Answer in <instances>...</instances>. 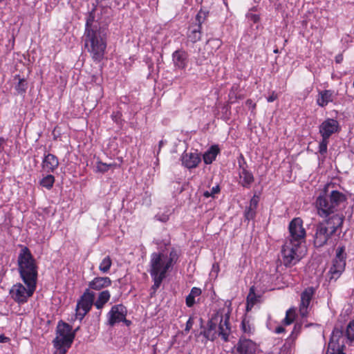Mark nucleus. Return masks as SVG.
Instances as JSON below:
<instances>
[{
    "label": "nucleus",
    "instance_id": "7",
    "mask_svg": "<svg viewBox=\"0 0 354 354\" xmlns=\"http://www.w3.org/2000/svg\"><path fill=\"white\" fill-rule=\"evenodd\" d=\"M27 288L21 283L14 285L10 290L11 297L19 304H24L32 295L36 289V281H23Z\"/></svg>",
    "mask_w": 354,
    "mask_h": 354
},
{
    "label": "nucleus",
    "instance_id": "41",
    "mask_svg": "<svg viewBox=\"0 0 354 354\" xmlns=\"http://www.w3.org/2000/svg\"><path fill=\"white\" fill-rule=\"evenodd\" d=\"M247 18L254 22V23H257L259 22L260 18H259V16L258 15H256V14H253V13H248L247 15Z\"/></svg>",
    "mask_w": 354,
    "mask_h": 354
},
{
    "label": "nucleus",
    "instance_id": "26",
    "mask_svg": "<svg viewBox=\"0 0 354 354\" xmlns=\"http://www.w3.org/2000/svg\"><path fill=\"white\" fill-rule=\"evenodd\" d=\"M111 295L109 290H103L99 293L98 297L95 302H94L95 306L97 309H102L104 304L110 299Z\"/></svg>",
    "mask_w": 354,
    "mask_h": 354
},
{
    "label": "nucleus",
    "instance_id": "15",
    "mask_svg": "<svg viewBox=\"0 0 354 354\" xmlns=\"http://www.w3.org/2000/svg\"><path fill=\"white\" fill-rule=\"evenodd\" d=\"M257 344L250 339L241 337L238 343L234 346V354H256Z\"/></svg>",
    "mask_w": 354,
    "mask_h": 354
},
{
    "label": "nucleus",
    "instance_id": "59",
    "mask_svg": "<svg viewBox=\"0 0 354 354\" xmlns=\"http://www.w3.org/2000/svg\"><path fill=\"white\" fill-rule=\"evenodd\" d=\"M200 320H201V323L202 324H203V319L201 318Z\"/></svg>",
    "mask_w": 354,
    "mask_h": 354
},
{
    "label": "nucleus",
    "instance_id": "35",
    "mask_svg": "<svg viewBox=\"0 0 354 354\" xmlns=\"http://www.w3.org/2000/svg\"><path fill=\"white\" fill-rule=\"evenodd\" d=\"M328 144V139L327 138H322V140L319 142V153L322 156H325L327 153V147Z\"/></svg>",
    "mask_w": 354,
    "mask_h": 354
},
{
    "label": "nucleus",
    "instance_id": "56",
    "mask_svg": "<svg viewBox=\"0 0 354 354\" xmlns=\"http://www.w3.org/2000/svg\"><path fill=\"white\" fill-rule=\"evenodd\" d=\"M124 322L127 326H129V325L130 324V323H131V322H130V321H129V320H127V322Z\"/></svg>",
    "mask_w": 354,
    "mask_h": 354
},
{
    "label": "nucleus",
    "instance_id": "8",
    "mask_svg": "<svg viewBox=\"0 0 354 354\" xmlns=\"http://www.w3.org/2000/svg\"><path fill=\"white\" fill-rule=\"evenodd\" d=\"M301 245H296L292 241H285L281 248L282 263L286 267L295 265L301 259L299 250Z\"/></svg>",
    "mask_w": 354,
    "mask_h": 354
},
{
    "label": "nucleus",
    "instance_id": "52",
    "mask_svg": "<svg viewBox=\"0 0 354 354\" xmlns=\"http://www.w3.org/2000/svg\"><path fill=\"white\" fill-rule=\"evenodd\" d=\"M343 59V57L341 55H338L335 57V61L337 63H340Z\"/></svg>",
    "mask_w": 354,
    "mask_h": 354
},
{
    "label": "nucleus",
    "instance_id": "57",
    "mask_svg": "<svg viewBox=\"0 0 354 354\" xmlns=\"http://www.w3.org/2000/svg\"><path fill=\"white\" fill-rule=\"evenodd\" d=\"M234 88V86H232V93H230V95H231V94H232V95H234V93L233 92Z\"/></svg>",
    "mask_w": 354,
    "mask_h": 354
},
{
    "label": "nucleus",
    "instance_id": "12",
    "mask_svg": "<svg viewBox=\"0 0 354 354\" xmlns=\"http://www.w3.org/2000/svg\"><path fill=\"white\" fill-rule=\"evenodd\" d=\"M238 165L239 183L243 187L250 188L254 181V177L252 171L248 170V164L242 154L238 158Z\"/></svg>",
    "mask_w": 354,
    "mask_h": 354
},
{
    "label": "nucleus",
    "instance_id": "40",
    "mask_svg": "<svg viewBox=\"0 0 354 354\" xmlns=\"http://www.w3.org/2000/svg\"><path fill=\"white\" fill-rule=\"evenodd\" d=\"M207 44L212 45L216 49H218L221 46V41L218 39H209Z\"/></svg>",
    "mask_w": 354,
    "mask_h": 354
},
{
    "label": "nucleus",
    "instance_id": "27",
    "mask_svg": "<svg viewBox=\"0 0 354 354\" xmlns=\"http://www.w3.org/2000/svg\"><path fill=\"white\" fill-rule=\"evenodd\" d=\"M202 293L201 289L194 287L192 288L190 293L186 297L185 302L188 307H192L195 304V298L199 297Z\"/></svg>",
    "mask_w": 354,
    "mask_h": 354
},
{
    "label": "nucleus",
    "instance_id": "48",
    "mask_svg": "<svg viewBox=\"0 0 354 354\" xmlns=\"http://www.w3.org/2000/svg\"><path fill=\"white\" fill-rule=\"evenodd\" d=\"M69 347H68L66 346H60L59 348H56L59 351V354H65L66 352V350Z\"/></svg>",
    "mask_w": 354,
    "mask_h": 354
},
{
    "label": "nucleus",
    "instance_id": "33",
    "mask_svg": "<svg viewBox=\"0 0 354 354\" xmlns=\"http://www.w3.org/2000/svg\"><path fill=\"white\" fill-rule=\"evenodd\" d=\"M54 183H55V177L51 174L47 175L46 176L44 177L40 180V185L42 187H46L48 189H50L52 188Z\"/></svg>",
    "mask_w": 354,
    "mask_h": 354
},
{
    "label": "nucleus",
    "instance_id": "49",
    "mask_svg": "<svg viewBox=\"0 0 354 354\" xmlns=\"http://www.w3.org/2000/svg\"><path fill=\"white\" fill-rule=\"evenodd\" d=\"M9 340V337H6L4 335H0V343H6L8 342Z\"/></svg>",
    "mask_w": 354,
    "mask_h": 354
},
{
    "label": "nucleus",
    "instance_id": "6",
    "mask_svg": "<svg viewBox=\"0 0 354 354\" xmlns=\"http://www.w3.org/2000/svg\"><path fill=\"white\" fill-rule=\"evenodd\" d=\"M78 329L79 327L72 331L71 325L62 321L59 322L57 326V336L53 341L55 347L59 348L62 346L70 347L75 338V332Z\"/></svg>",
    "mask_w": 354,
    "mask_h": 354
},
{
    "label": "nucleus",
    "instance_id": "10",
    "mask_svg": "<svg viewBox=\"0 0 354 354\" xmlns=\"http://www.w3.org/2000/svg\"><path fill=\"white\" fill-rule=\"evenodd\" d=\"M95 293L89 289H86L83 295L78 299L75 308V317L80 322L91 310L94 305Z\"/></svg>",
    "mask_w": 354,
    "mask_h": 354
},
{
    "label": "nucleus",
    "instance_id": "46",
    "mask_svg": "<svg viewBox=\"0 0 354 354\" xmlns=\"http://www.w3.org/2000/svg\"><path fill=\"white\" fill-rule=\"evenodd\" d=\"M220 192V187L218 185H216L214 187H213L210 191V193L212 194V197H214V196L218 193Z\"/></svg>",
    "mask_w": 354,
    "mask_h": 354
},
{
    "label": "nucleus",
    "instance_id": "18",
    "mask_svg": "<svg viewBox=\"0 0 354 354\" xmlns=\"http://www.w3.org/2000/svg\"><path fill=\"white\" fill-rule=\"evenodd\" d=\"M333 236L332 233L327 230L324 224L319 223L316 226L315 234L314 236V245L317 248H321L326 245Z\"/></svg>",
    "mask_w": 354,
    "mask_h": 354
},
{
    "label": "nucleus",
    "instance_id": "53",
    "mask_svg": "<svg viewBox=\"0 0 354 354\" xmlns=\"http://www.w3.org/2000/svg\"><path fill=\"white\" fill-rule=\"evenodd\" d=\"M203 196H204L205 198H209V197H210V196H212V194H211V193H210V192H209V191H206V192H205L203 193Z\"/></svg>",
    "mask_w": 354,
    "mask_h": 354
},
{
    "label": "nucleus",
    "instance_id": "21",
    "mask_svg": "<svg viewBox=\"0 0 354 354\" xmlns=\"http://www.w3.org/2000/svg\"><path fill=\"white\" fill-rule=\"evenodd\" d=\"M336 96L337 93L333 90L319 91L317 97V104L321 107H325L329 102H333Z\"/></svg>",
    "mask_w": 354,
    "mask_h": 354
},
{
    "label": "nucleus",
    "instance_id": "36",
    "mask_svg": "<svg viewBox=\"0 0 354 354\" xmlns=\"http://www.w3.org/2000/svg\"><path fill=\"white\" fill-rule=\"evenodd\" d=\"M114 165L113 164H106L104 163L101 161L97 162L96 169L97 171L101 173L106 172L110 168H111Z\"/></svg>",
    "mask_w": 354,
    "mask_h": 354
},
{
    "label": "nucleus",
    "instance_id": "58",
    "mask_svg": "<svg viewBox=\"0 0 354 354\" xmlns=\"http://www.w3.org/2000/svg\"><path fill=\"white\" fill-rule=\"evenodd\" d=\"M274 52L275 53H278V50H277V49H276V50H274Z\"/></svg>",
    "mask_w": 354,
    "mask_h": 354
},
{
    "label": "nucleus",
    "instance_id": "54",
    "mask_svg": "<svg viewBox=\"0 0 354 354\" xmlns=\"http://www.w3.org/2000/svg\"><path fill=\"white\" fill-rule=\"evenodd\" d=\"M163 145H164L163 140H160L158 144V147H159L158 152L160 151V150L161 147L163 146Z\"/></svg>",
    "mask_w": 354,
    "mask_h": 354
},
{
    "label": "nucleus",
    "instance_id": "3",
    "mask_svg": "<svg viewBox=\"0 0 354 354\" xmlns=\"http://www.w3.org/2000/svg\"><path fill=\"white\" fill-rule=\"evenodd\" d=\"M178 259V252L175 248H172L169 255L162 252H153L150 259V269L149 270L151 276H160L165 277L167 272Z\"/></svg>",
    "mask_w": 354,
    "mask_h": 354
},
{
    "label": "nucleus",
    "instance_id": "32",
    "mask_svg": "<svg viewBox=\"0 0 354 354\" xmlns=\"http://www.w3.org/2000/svg\"><path fill=\"white\" fill-rule=\"evenodd\" d=\"M209 11L201 9L196 16V24L195 25V26H200L201 28L202 24L207 19Z\"/></svg>",
    "mask_w": 354,
    "mask_h": 354
},
{
    "label": "nucleus",
    "instance_id": "28",
    "mask_svg": "<svg viewBox=\"0 0 354 354\" xmlns=\"http://www.w3.org/2000/svg\"><path fill=\"white\" fill-rule=\"evenodd\" d=\"M188 40L196 43L201 39V28L200 26H192V30L187 35Z\"/></svg>",
    "mask_w": 354,
    "mask_h": 354
},
{
    "label": "nucleus",
    "instance_id": "37",
    "mask_svg": "<svg viewBox=\"0 0 354 354\" xmlns=\"http://www.w3.org/2000/svg\"><path fill=\"white\" fill-rule=\"evenodd\" d=\"M256 209L255 208L248 207L244 214L245 219L248 221L254 219L256 216Z\"/></svg>",
    "mask_w": 354,
    "mask_h": 354
},
{
    "label": "nucleus",
    "instance_id": "51",
    "mask_svg": "<svg viewBox=\"0 0 354 354\" xmlns=\"http://www.w3.org/2000/svg\"><path fill=\"white\" fill-rule=\"evenodd\" d=\"M285 329L282 326H278L275 328V333L277 334L281 333L284 332Z\"/></svg>",
    "mask_w": 354,
    "mask_h": 354
},
{
    "label": "nucleus",
    "instance_id": "31",
    "mask_svg": "<svg viewBox=\"0 0 354 354\" xmlns=\"http://www.w3.org/2000/svg\"><path fill=\"white\" fill-rule=\"evenodd\" d=\"M257 298L254 292V287L252 286L250 288L249 294L247 297V310L251 308L257 302Z\"/></svg>",
    "mask_w": 354,
    "mask_h": 354
},
{
    "label": "nucleus",
    "instance_id": "11",
    "mask_svg": "<svg viewBox=\"0 0 354 354\" xmlns=\"http://www.w3.org/2000/svg\"><path fill=\"white\" fill-rule=\"evenodd\" d=\"M289 235L285 241H292L296 245H301L306 240V230L303 227V221L297 217L293 218L288 225Z\"/></svg>",
    "mask_w": 354,
    "mask_h": 354
},
{
    "label": "nucleus",
    "instance_id": "19",
    "mask_svg": "<svg viewBox=\"0 0 354 354\" xmlns=\"http://www.w3.org/2000/svg\"><path fill=\"white\" fill-rule=\"evenodd\" d=\"M328 218L322 222L321 224H324L325 227L332 233L333 235L337 232L338 228L342 227L344 222V216L339 214H332L328 216Z\"/></svg>",
    "mask_w": 354,
    "mask_h": 354
},
{
    "label": "nucleus",
    "instance_id": "34",
    "mask_svg": "<svg viewBox=\"0 0 354 354\" xmlns=\"http://www.w3.org/2000/svg\"><path fill=\"white\" fill-rule=\"evenodd\" d=\"M27 82L25 79H19V82L15 86V89L19 94H24L26 93L27 89Z\"/></svg>",
    "mask_w": 354,
    "mask_h": 354
},
{
    "label": "nucleus",
    "instance_id": "1",
    "mask_svg": "<svg viewBox=\"0 0 354 354\" xmlns=\"http://www.w3.org/2000/svg\"><path fill=\"white\" fill-rule=\"evenodd\" d=\"M108 22L96 15L93 9L86 17L83 35L84 48L94 62H100L104 58L107 46Z\"/></svg>",
    "mask_w": 354,
    "mask_h": 354
},
{
    "label": "nucleus",
    "instance_id": "14",
    "mask_svg": "<svg viewBox=\"0 0 354 354\" xmlns=\"http://www.w3.org/2000/svg\"><path fill=\"white\" fill-rule=\"evenodd\" d=\"M127 308L122 304L112 306L111 310L107 314L109 324L110 326H114L117 323L127 322Z\"/></svg>",
    "mask_w": 354,
    "mask_h": 354
},
{
    "label": "nucleus",
    "instance_id": "45",
    "mask_svg": "<svg viewBox=\"0 0 354 354\" xmlns=\"http://www.w3.org/2000/svg\"><path fill=\"white\" fill-rule=\"evenodd\" d=\"M277 97H278L277 94L274 91H273L272 93V94L270 96L268 97L267 100H268V102H272L275 100H277Z\"/></svg>",
    "mask_w": 354,
    "mask_h": 354
},
{
    "label": "nucleus",
    "instance_id": "55",
    "mask_svg": "<svg viewBox=\"0 0 354 354\" xmlns=\"http://www.w3.org/2000/svg\"><path fill=\"white\" fill-rule=\"evenodd\" d=\"M213 269H218V266L216 265V264H214L213 265Z\"/></svg>",
    "mask_w": 354,
    "mask_h": 354
},
{
    "label": "nucleus",
    "instance_id": "44",
    "mask_svg": "<svg viewBox=\"0 0 354 354\" xmlns=\"http://www.w3.org/2000/svg\"><path fill=\"white\" fill-rule=\"evenodd\" d=\"M290 310L286 312V316L283 319V323L286 325H290L293 322V318L290 317Z\"/></svg>",
    "mask_w": 354,
    "mask_h": 354
},
{
    "label": "nucleus",
    "instance_id": "4",
    "mask_svg": "<svg viewBox=\"0 0 354 354\" xmlns=\"http://www.w3.org/2000/svg\"><path fill=\"white\" fill-rule=\"evenodd\" d=\"M229 313L219 315L218 314L212 317L207 324V328H204L201 334L207 340L214 341L218 337L227 342L230 333V326L229 322Z\"/></svg>",
    "mask_w": 354,
    "mask_h": 354
},
{
    "label": "nucleus",
    "instance_id": "50",
    "mask_svg": "<svg viewBox=\"0 0 354 354\" xmlns=\"http://www.w3.org/2000/svg\"><path fill=\"white\" fill-rule=\"evenodd\" d=\"M246 104L251 107L252 109H254L256 107V104L253 103L252 100L250 99L246 100Z\"/></svg>",
    "mask_w": 354,
    "mask_h": 354
},
{
    "label": "nucleus",
    "instance_id": "2",
    "mask_svg": "<svg viewBox=\"0 0 354 354\" xmlns=\"http://www.w3.org/2000/svg\"><path fill=\"white\" fill-rule=\"evenodd\" d=\"M346 196L337 190L332 191L329 194L323 191L315 201L317 214L322 218H327L338 210L341 204L346 201Z\"/></svg>",
    "mask_w": 354,
    "mask_h": 354
},
{
    "label": "nucleus",
    "instance_id": "38",
    "mask_svg": "<svg viewBox=\"0 0 354 354\" xmlns=\"http://www.w3.org/2000/svg\"><path fill=\"white\" fill-rule=\"evenodd\" d=\"M153 281V285L152 286V289L155 292L160 286L162 281L165 279V277H160V276H151Z\"/></svg>",
    "mask_w": 354,
    "mask_h": 354
},
{
    "label": "nucleus",
    "instance_id": "29",
    "mask_svg": "<svg viewBox=\"0 0 354 354\" xmlns=\"http://www.w3.org/2000/svg\"><path fill=\"white\" fill-rule=\"evenodd\" d=\"M242 331L248 335L253 334L254 332V326L252 324L250 320L247 318H244L241 322Z\"/></svg>",
    "mask_w": 354,
    "mask_h": 354
},
{
    "label": "nucleus",
    "instance_id": "22",
    "mask_svg": "<svg viewBox=\"0 0 354 354\" xmlns=\"http://www.w3.org/2000/svg\"><path fill=\"white\" fill-rule=\"evenodd\" d=\"M41 165L42 168L46 172H53L58 167L59 160L54 154L48 153L44 156Z\"/></svg>",
    "mask_w": 354,
    "mask_h": 354
},
{
    "label": "nucleus",
    "instance_id": "24",
    "mask_svg": "<svg viewBox=\"0 0 354 354\" xmlns=\"http://www.w3.org/2000/svg\"><path fill=\"white\" fill-rule=\"evenodd\" d=\"M111 280L108 277H97L88 283V288L95 290H100L111 285Z\"/></svg>",
    "mask_w": 354,
    "mask_h": 354
},
{
    "label": "nucleus",
    "instance_id": "9",
    "mask_svg": "<svg viewBox=\"0 0 354 354\" xmlns=\"http://www.w3.org/2000/svg\"><path fill=\"white\" fill-rule=\"evenodd\" d=\"M345 247H338L336 255L333 260V263L328 272L329 280L336 281L343 273L346 266Z\"/></svg>",
    "mask_w": 354,
    "mask_h": 354
},
{
    "label": "nucleus",
    "instance_id": "5",
    "mask_svg": "<svg viewBox=\"0 0 354 354\" xmlns=\"http://www.w3.org/2000/svg\"><path fill=\"white\" fill-rule=\"evenodd\" d=\"M17 262L19 272L22 280L37 282V266L33 256L27 247H23L20 250Z\"/></svg>",
    "mask_w": 354,
    "mask_h": 354
},
{
    "label": "nucleus",
    "instance_id": "60",
    "mask_svg": "<svg viewBox=\"0 0 354 354\" xmlns=\"http://www.w3.org/2000/svg\"><path fill=\"white\" fill-rule=\"evenodd\" d=\"M3 1H4V0H0V3H1V2H3Z\"/></svg>",
    "mask_w": 354,
    "mask_h": 354
},
{
    "label": "nucleus",
    "instance_id": "17",
    "mask_svg": "<svg viewBox=\"0 0 354 354\" xmlns=\"http://www.w3.org/2000/svg\"><path fill=\"white\" fill-rule=\"evenodd\" d=\"M339 125L337 120L332 118L325 120L319 127V131L322 137L329 139L333 134L338 132Z\"/></svg>",
    "mask_w": 354,
    "mask_h": 354
},
{
    "label": "nucleus",
    "instance_id": "43",
    "mask_svg": "<svg viewBox=\"0 0 354 354\" xmlns=\"http://www.w3.org/2000/svg\"><path fill=\"white\" fill-rule=\"evenodd\" d=\"M193 324H194V319H193V317H190L186 323L185 331L189 332L190 330V329L192 328V327L193 326Z\"/></svg>",
    "mask_w": 354,
    "mask_h": 354
},
{
    "label": "nucleus",
    "instance_id": "25",
    "mask_svg": "<svg viewBox=\"0 0 354 354\" xmlns=\"http://www.w3.org/2000/svg\"><path fill=\"white\" fill-rule=\"evenodd\" d=\"M220 150L217 145L212 146L204 154L203 161L206 165L211 164L215 159Z\"/></svg>",
    "mask_w": 354,
    "mask_h": 354
},
{
    "label": "nucleus",
    "instance_id": "47",
    "mask_svg": "<svg viewBox=\"0 0 354 354\" xmlns=\"http://www.w3.org/2000/svg\"><path fill=\"white\" fill-rule=\"evenodd\" d=\"M300 328H301V326L300 325H295V327H294V329H293V331L292 332V334L290 335V337H292L294 333H296V335H297V334L299 333L300 331ZM297 336H295L294 338H296Z\"/></svg>",
    "mask_w": 354,
    "mask_h": 354
},
{
    "label": "nucleus",
    "instance_id": "30",
    "mask_svg": "<svg viewBox=\"0 0 354 354\" xmlns=\"http://www.w3.org/2000/svg\"><path fill=\"white\" fill-rule=\"evenodd\" d=\"M112 265V260L109 256L104 257L99 266V270L103 273L109 272Z\"/></svg>",
    "mask_w": 354,
    "mask_h": 354
},
{
    "label": "nucleus",
    "instance_id": "39",
    "mask_svg": "<svg viewBox=\"0 0 354 354\" xmlns=\"http://www.w3.org/2000/svg\"><path fill=\"white\" fill-rule=\"evenodd\" d=\"M346 334L347 338L351 341H354V323L350 322L346 328Z\"/></svg>",
    "mask_w": 354,
    "mask_h": 354
},
{
    "label": "nucleus",
    "instance_id": "42",
    "mask_svg": "<svg viewBox=\"0 0 354 354\" xmlns=\"http://www.w3.org/2000/svg\"><path fill=\"white\" fill-rule=\"evenodd\" d=\"M258 203H259L258 198L254 196L251 198V200L250 201V205L248 207L257 209Z\"/></svg>",
    "mask_w": 354,
    "mask_h": 354
},
{
    "label": "nucleus",
    "instance_id": "13",
    "mask_svg": "<svg viewBox=\"0 0 354 354\" xmlns=\"http://www.w3.org/2000/svg\"><path fill=\"white\" fill-rule=\"evenodd\" d=\"M343 332L339 329L333 331L326 354H345Z\"/></svg>",
    "mask_w": 354,
    "mask_h": 354
},
{
    "label": "nucleus",
    "instance_id": "16",
    "mask_svg": "<svg viewBox=\"0 0 354 354\" xmlns=\"http://www.w3.org/2000/svg\"><path fill=\"white\" fill-rule=\"evenodd\" d=\"M315 291V288L310 286L306 288L301 295V304L299 311L302 318L306 317L308 315L309 305Z\"/></svg>",
    "mask_w": 354,
    "mask_h": 354
},
{
    "label": "nucleus",
    "instance_id": "23",
    "mask_svg": "<svg viewBox=\"0 0 354 354\" xmlns=\"http://www.w3.org/2000/svg\"><path fill=\"white\" fill-rule=\"evenodd\" d=\"M172 60L176 68L184 69L187 65V53L183 50H178L173 53Z\"/></svg>",
    "mask_w": 354,
    "mask_h": 354
},
{
    "label": "nucleus",
    "instance_id": "20",
    "mask_svg": "<svg viewBox=\"0 0 354 354\" xmlns=\"http://www.w3.org/2000/svg\"><path fill=\"white\" fill-rule=\"evenodd\" d=\"M181 161L183 166L188 169L196 167L201 162V159L198 153L196 152L184 153L181 157Z\"/></svg>",
    "mask_w": 354,
    "mask_h": 354
}]
</instances>
